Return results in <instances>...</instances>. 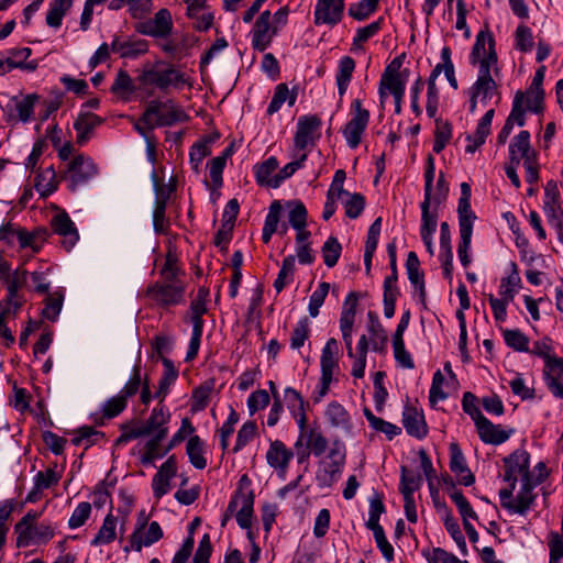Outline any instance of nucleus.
<instances>
[{
	"instance_id": "obj_1",
	"label": "nucleus",
	"mask_w": 563,
	"mask_h": 563,
	"mask_svg": "<svg viewBox=\"0 0 563 563\" xmlns=\"http://www.w3.org/2000/svg\"><path fill=\"white\" fill-rule=\"evenodd\" d=\"M470 63L477 66V77L468 89L470 112L475 113L477 103L486 107L490 102L498 104L501 100L497 79L500 76L495 40L490 32L481 31L470 55Z\"/></svg>"
},
{
	"instance_id": "obj_2",
	"label": "nucleus",
	"mask_w": 563,
	"mask_h": 563,
	"mask_svg": "<svg viewBox=\"0 0 563 563\" xmlns=\"http://www.w3.org/2000/svg\"><path fill=\"white\" fill-rule=\"evenodd\" d=\"M170 419L168 409L159 404L155 407L146 421H136L121 426L122 433L115 440V445L120 446L131 440L142 437H151L145 444L143 456L144 463L153 462L162 459L166 454V450H162L161 442L167 437V423Z\"/></svg>"
},
{
	"instance_id": "obj_3",
	"label": "nucleus",
	"mask_w": 563,
	"mask_h": 563,
	"mask_svg": "<svg viewBox=\"0 0 563 563\" xmlns=\"http://www.w3.org/2000/svg\"><path fill=\"white\" fill-rule=\"evenodd\" d=\"M358 302V294L351 291L343 303L342 312L340 316V330L342 339L346 347L349 357L354 358L352 366V376L362 378L365 374L366 356L355 355L353 351V327L355 322L356 306Z\"/></svg>"
},
{
	"instance_id": "obj_4",
	"label": "nucleus",
	"mask_w": 563,
	"mask_h": 563,
	"mask_svg": "<svg viewBox=\"0 0 563 563\" xmlns=\"http://www.w3.org/2000/svg\"><path fill=\"white\" fill-rule=\"evenodd\" d=\"M139 81L143 89L157 88L161 91H167L169 88L179 90L184 85L191 87L184 73L161 62L144 67L139 76Z\"/></svg>"
},
{
	"instance_id": "obj_5",
	"label": "nucleus",
	"mask_w": 563,
	"mask_h": 563,
	"mask_svg": "<svg viewBox=\"0 0 563 563\" xmlns=\"http://www.w3.org/2000/svg\"><path fill=\"white\" fill-rule=\"evenodd\" d=\"M460 243L457 255L463 267L471 264V241L473 234V223L476 219L471 208V186L467 183L461 184V197L457 205Z\"/></svg>"
},
{
	"instance_id": "obj_6",
	"label": "nucleus",
	"mask_w": 563,
	"mask_h": 563,
	"mask_svg": "<svg viewBox=\"0 0 563 563\" xmlns=\"http://www.w3.org/2000/svg\"><path fill=\"white\" fill-rule=\"evenodd\" d=\"M547 478V474H541L539 478H521L520 489L514 498L516 487L508 486L499 490L500 505L509 514L526 515L536 499L533 489Z\"/></svg>"
},
{
	"instance_id": "obj_7",
	"label": "nucleus",
	"mask_w": 563,
	"mask_h": 563,
	"mask_svg": "<svg viewBox=\"0 0 563 563\" xmlns=\"http://www.w3.org/2000/svg\"><path fill=\"white\" fill-rule=\"evenodd\" d=\"M188 117L173 99L152 100L142 114V121L148 128L172 126L187 121Z\"/></svg>"
},
{
	"instance_id": "obj_8",
	"label": "nucleus",
	"mask_w": 563,
	"mask_h": 563,
	"mask_svg": "<svg viewBox=\"0 0 563 563\" xmlns=\"http://www.w3.org/2000/svg\"><path fill=\"white\" fill-rule=\"evenodd\" d=\"M40 512L29 511L16 525V545L27 547L30 544H43L48 542L55 534V528L47 522L36 523Z\"/></svg>"
},
{
	"instance_id": "obj_9",
	"label": "nucleus",
	"mask_w": 563,
	"mask_h": 563,
	"mask_svg": "<svg viewBox=\"0 0 563 563\" xmlns=\"http://www.w3.org/2000/svg\"><path fill=\"white\" fill-rule=\"evenodd\" d=\"M346 448L340 440H334L324 460L319 462L316 482L320 488L331 487L341 476L345 464Z\"/></svg>"
},
{
	"instance_id": "obj_10",
	"label": "nucleus",
	"mask_w": 563,
	"mask_h": 563,
	"mask_svg": "<svg viewBox=\"0 0 563 563\" xmlns=\"http://www.w3.org/2000/svg\"><path fill=\"white\" fill-rule=\"evenodd\" d=\"M208 290L199 288L195 299L190 303L189 318L192 323V333L186 355V361L194 360L199 351L202 336L203 320L202 316L207 312Z\"/></svg>"
},
{
	"instance_id": "obj_11",
	"label": "nucleus",
	"mask_w": 563,
	"mask_h": 563,
	"mask_svg": "<svg viewBox=\"0 0 563 563\" xmlns=\"http://www.w3.org/2000/svg\"><path fill=\"white\" fill-rule=\"evenodd\" d=\"M184 295L185 286L181 282H155L150 285L145 291V298H147L151 303L161 308H168L181 303L184 301Z\"/></svg>"
},
{
	"instance_id": "obj_12",
	"label": "nucleus",
	"mask_w": 563,
	"mask_h": 563,
	"mask_svg": "<svg viewBox=\"0 0 563 563\" xmlns=\"http://www.w3.org/2000/svg\"><path fill=\"white\" fill-rule=\"evenodd\" d=\"M351 119L342 129V134L346 141V144L351 148H356L364 134L368 122L369 111L364 109L360 99H354L351 103Z\"/></svg>"
},
{
	"instance_id": "obj_13",
	"label": "nucleus",
	"mask_w": 563,
	"mask_h": 563,
	"mask_svg": "<svg viewBox=\"0 0 563 563\" xmlns=\"http://www.w3.org/2000/svg\"><path fill=\"white\" fill-rule=\"evenodd\" d=\"M98 174V167L93 161L84 155H76L67 165V176L69 187L73 191L86 185Z\"/></svg>"
},
{
	"instance_id": "obj_14",
	"label": "nucleus",
	"mask_w": 563,
	"mask_h": 563,
	"mask_svg": "<svg viewBox=\"0 0 563 563\" xmlns=\"http://www.w3.org/2000/svg\"><path fill=\"white\" fill-rule=\"evenodd\" d=\"M321 120L317 115H302L298 119L294 137L296 148L305 150L314 146L321 136Z\"/></svg>"
},
{
	"instance_id": "obj_15",
	"label": "nucleus",
	"mask_w": 563,
	"mask_h": 563,
	"mask_svg": "<svg viewBox=\"0 0 563 563\" xmlns=\"http://www.w3.org/2000/svg\"><path fill=\"white\" fill-rule=\"evenodd\" d=\"M505 474L504 481L509 486L516 487L518 476L532 478L530 466V454L526 450H516L514 453L504 459Z\"/></svg>"
},
{
	"instance_id": "obj_16",
	"label": "nucleus",
	"mask_w": 563,
	"mask_h": 563,
	"mask_svg": "<svg viewBox=\"0 0 563 563\" xmlns=\"http://www.w3.org/2000/svg\"><path fill=\"white\" fill-rule=\"evenodd\" d=\"M344 8V0H317L313 11V23L330 27L335 26L342 21Z\"/></svg>"
},
{
	"instance_id": "obj_17",
	"label": "nucleus",
	"mask_w": 563,
	"mask_h": 563,
	"mask_svg": "<svg viewBox=\"0 0 563 563\" xmlns=\"http://www.w3.org/2000/svg\"><path fill=\"white\" fill-rule=\"evenodd\" d=\"M136 30L144 35L165 38L173 30V19L169 10H158L153 19L140 23Z\"/></svg>"
},
{
	"instance_id": "obj_18",
	"label": "nucleus",
	"mask_w": 563,
	"mask_h": 563,
	"mask_svg": "<svg viewBox=\"0 0 563 563\" xmlns=\"http://www.w3.org/2000/svg\"><path fill=\"white\" fill-rule=\"evenodd\" d=\"M402 424L406 432L416 439L421 440L428 434L423 410L415 405L407 404L404 407Z\"/></svg>"
},
{
	"instance_id": "obj_19",
	"label": "nucleus",
	"mask_w": 563,
	"mask_h": 563,
	"mask_svg": "<svg viewBox=\"0 0 563 563\" xmlns=\"http://www.w3.org/2000/svg\"><path fill=\"white\" fill-rule=\"evenodd\" d=\"M479 439L486 444L499 445L506 442L515 432L512 428L504 429L500 424H494L485 416L475 423Z\"/></svg>"
},
{
	"instance_id": "obj_20",
	"label": "nucleus",
	"mask_w": 563,
	"mask_h": 563,
	"mask_svg": "<svg viewBox=\"0 0 563 563\" xmlns=\"http://www.w3.org/2000/svg\"><path fill=\"white\" fill-rule=\"evenodd\" d=\"M271 11H263L253 27V40L252 45L255 49L263 52L265 51L276 34V27L271 25Z\"/></svg>"
},
{
	"instance_id": "obj_21",
	"label": "nucleus",
	"mask_w": 563,
	"mask_h": 563,
	"mask_svg": "<svg viewBox=\"0 0 563 563\" xmlns=\"http://www.w3.org/2000/svg\"><path fill=\"white\" fill-rule=\"evenodd\" d=\"M246 482V474L240 478V486L228 505L223 516V525L231 518H235L242 529H246V494L243 492V485Z\"/></svg>"
},
{
	"instance_id": "obj_22",
	"label": "nucleus",
	"mask_w": 563,
	"mask_h": 563,
	"mask_svg": "<svg viewBox=\"0 0 563 563\" xmlns=\"http://www.w3.org/2000/svg\"><path fill=\"white\" fill-rule=\"evenodd\" d=\"M297 424L299 428V434L301 437L303 435V440L308 444L312 454L314 456H321L328 448L327 438L320 430L316 428H308L306 415H301L297 418Z\"/></svg>"
},
{
	"instance_id": "obj_23",
	"label": "nucleus",
	"mask_w": 563,
	"mask_h": 563,
	"mask_svg": "<svg viewBox=\"0 0 563 563\" xmlns=\"http://www.w3.org/2000/svg\"><path fill=\"white\" fill-rule=\"evenodd\" d=\"M54 233L63 238L65 249H71L79 239L78 231L66 212L55 214L51 221Z\"/></svg>"
},
{
	"instance_id": "obj_24",
	"label": "nucleus",
	"mask_w": 563,
	"mask_h": 563,
	"mask_svg": "<svg viewBox=\"0 0 563 563\" xmlns=\"http://www.w3.org/2000/svg\"><path fill=\"white\" fill-rule=\"evenodd\" d=\"M148 49V43L142 38L134 37H114L111 43V51L121 58H137Z\"/></svg>"
},
{
	"instance_id": "obj_25",
	"label": "nucleus",
	"mask_w": 563,
	"mask_h": 563,
	"mask_svg": "<svg viewBox=\"0 0 563 563\" xmlns=\"http://www.w3.org/2000/svg\"><path fill=\"white\" fill-rule=\"evenodd\" d=\"M495 114L494 109H489L479 120L475 133L467 134L465 140L467 145L465 146V152L470 154H474L486 141V137L490 133V125Z\"/></svg>"
},
{
	"instance_id": "obj_26",
	"label": "nucleus",
	"mask_w": 563,
	"mask_h": 563,
	"mask_svg": "<svg viewBox=\"0 0 563 563\" xmlns=\"http://www.w3.org/2000/svg\"><path fill=\"white\" fill-rule=\"evenodd\" d=\"M163 538V530L158 522L153 521L143 529H134L130 543L135 551H141L143 547H150Z\"/></svg>"
},
{
	"instance_id": "obj_27",
	"label": "nucleus",
	"mask_w": 563,
	"mask_h": 563,
	"mask_svg": "<svg viewBox=\"0 0 563 563\" xmlns=\"http://www.w3.org/2000/svg\"><path fill=\"white\" fill-rule=\"evenodd\" d=\"M292 456L294 452L279 440L272 442L266 452L267 463L275 470H278L283 476H285Z\"/></svg>"
},
{
	"instance_id": "obj_28",
	"label": "nucleus",
	"mask_w": 563,
	"mask_h": 563,
	"mask_svg": "<svg viewBox=\"0 0 563 563\" xmlns=\"http://www.w3.org/2000/svg\"><path fill=\"white\" fill-rule=\"evenodd\" d=\"M527 158H536V155L531 151L530 133L520 131L509 144V162L519 165L521 159L525 162Z\"/></svg>"
},
{
	"instance_id": "obj_29",
	"label": "nucleus",
	"mask_w": 563,
	"mask_h": 563,
	"mask_svg": "<svg viewBox=\"0 0 563 563\" xmlns=\"http://www.w3.org/2000/svg\"><path fill=\"white\" fill-rule=\"evenodd\" d=\"M406 271L410 284L418 290L419 299L422 305L426 302L424 275L420 271V262L415 252H409L406 261Z\"/></svg>"
},
{
	"instance_id": "obj_30",
	"label": "nucleus",
	"mask_w": 563,
	"mask_h": 563,
	"mask_svg": "<svg viewBox=\"0 0 563 563\" xmlns=\"http://www.w3.org/2000/svg\"><path fill=\"white\" fill-rule=\"evenodd\" d=\"M450 470L461 476L459 482L464 486H471L475 478L466 466L465 457L456 443L450 445Z\"/></svg>"
},
{
	"instance_id": "obj_31",
	"label": "nucleus",
	"mask_w": 563,
	"mask_h": 563,
	"mask_svg": "<svg viewBox=\"0 0 563 563\" xmlns=\"http://www.w3.org/2000/svg\"><path fill=\"white\" fill-rule=\"evenodd\" d=\"M407 79V75L405 77H380L378 95L382 107H384L385 101L389 95H391L393 97L405 96Z\"/></svg>"
},
{
	"instance_id": "obj_32",
	"label": "nucleus",
	"mask_w": 563,
	"mask_h": 563,
	"mask_svg": "<svg viewBox=\"0 0 563 563\" xmlns=\"http://www.w3.org/2000/svg\"><path fill=\"white\" fill-rule=\"evenodd\" d=\"M102 123V119L98 115L86 112L78 115L74 123V129L77 132L76 142L79 145H84L89 136L90 133Z\"/></svg>"
},
{
	"instance_id": "obj_33",
	"label": "nucleus",
	"mask_w": 563,
	"mask_h": 563,
	"mask_svg": "<svg viewBox=\"0 0 563 563\" xmlns=\"http://www.w3.org/2000/svg\"><path fill=\"white\" fill-rule=\"evenodd\" d=\"M325 417L330 424L334 428H340L345 432H351L353 429L351 416L338 401H331L328 405Z\"/></svg>"
},
{
	"instance_id": "obj_34",
	"label": "nucleus",
	"mask_w": 563,
	"mask_h": 563,
	"mask_svg": "<svg viewBox=\"0 0 563 563\" xmlns=\"http://www.w3.org/2000/svg\"><path fill=\"white\" fill-rule=\"evenodd\" d=\"M355 69V60L350 56H343L339 60L338 70L335 74V81L338 86L339 96L342 98L349 88Z\"/></svg>"
},
{
	"instance_id": "obj_35",
	"label": "nucleus",
	"mask_w": 563,
	"mask_h": 563,
	"mask_svg": "<svg viewBox=\"0 0 563 563\" xmlns=\"http://www.w3.org/2000/svg\"><path fill=\"white\" fill-rule=\"evenodd\" d=\"M297 100V91L294 89L289 91L286 84L282 82L275 87L273 98L267 107V113L274 114L287 101L289 107H292Z\"/></svg>"
},
{
	"instance_id": "obj_36",
	"label": "nucleus",
	"mask_w": 563,
	"mask_h": 563,
	"mask_svg": "<svg viewBox=\"0 0 563 563\" xmlns=\"http://www.w3.org/2000/svg\"><path fill=\"white\" fill-rule=\"evenodd\" d=\"M34 186L42 197H47L57 189L58 180L53 166H48L37 173Z\"/></svg>"
},
{
	"instance_id": "obj_37",
	"label": "nucleus",
	"mask_w": 563,
	"mask_h": 563,
	"mask_svg": "<svg viewBox=\"0 0 563 563\" xmlns=\"http://www.w3.org/2000/svg\"><path fill=\"white\" fill-rule=\"evenodd\" d=\"M432 199H423V201L420 205L421 208V227H420V235L421 236H429L433 235L437 225H438V212L434 209V211H431L432 206Z\"/></svg>"
},
{
	"instance_id": "obj_38",
	"label": "nucleus",
	"mask_w": 563,
	"mask_h": 563,
	"mask_svg": "<svg viewBox=\"0 0 563 563\" xmlns=\"http://www.w3.org/2000/svg\"><path fill=\"white\" fill-rule=\"evenodd\" d=\"M117 538V518L108 514L103 519L102 526L91 540V545L98 547L109 544Z\"/></svg>"
},
{
	"instance_id": "obj_39",
	"label": "nucleus",
	"mask_w": 563,
	"mask_h": 563,
	"mask_svg": "<svg viewBox=\"0 0 563 563\" xmlns=\"http://www.w3.org/2000/svg\"><path fill=\"white\" fill-rule=\"evenodd\" d=\"M423 483L422 476L406 466L400 467L399 490L402 496H413Z\"/></svg>"
},
{
	"instance_id": "obj_40",
	"label": "nucleus",
	"mask_w": 563,
	"mask_h": 563,
	"mask_svg": "<svg viewBox=\"0 0 563 563\" xmlns=\"http://www.w3.org/2000/svg\"><path fill=\"white\" fill-rule=\"evenodd\" d=\"M338 350H339L338 341L333 338L329 339L321 352V357H320L321 374H327V375L333 376V371L338 366V362L335 360V354L338 353Z\"/></svg>"
},
{
	"instance_id": "obj_41",
	"label": "nucleus",
	"mask_w": 563,
	"mask_h": 563,
	"mask_svg": "<svg viewBox=\"0 0 563 563\" xmlns=\"http://www.w3.org/2000/svg\"><path fill=\"white\" fill-rule=\"evenodd\" d=\"M364 416L375 431L384 433L389 440L401 433L400 427L376 417L368 408L364 409Z\"/></svg>"
},
{
	"instance_id": "obj_42",
	"label": "nucleus",
	"mask_w": 563,
	"mask_h": 563,
	"mask_svg": "<svg viewBox=\"0 0 563 563\" xmlns=\"http://www.w3.org/2000/svg\"><path fill=\"white\" fill-rule=\"evenodd\" d=\"M280 212V202L277 200L273 201L269 206L268 213L265 218L263 227L262 240L264 243H268L272 239V235L277 232Z\"/></svg>"
},
{
	"instance_id": "obj_43",
	"label": "nucleus",
	"mask_w": 563,
	"mask_h": 563,
	"mask_svg": "<svg viewBox=\"0 0 563 563\" xmlns=\"http://www.w3.org/2000/svg\"><path fill=\"white\" fill-rule=\"evenodd\" d=\"M341 201L345 216L350 219L358 218L365 208V198L360 192L350 194L346 191V194H343Z\"/></svg>"
},
{
	"instance_id": "obj_44",
	"label": "nucleus",
	"mask_w": 563,
	"mask_h": 563,
	"mask_svg": "<svg viewBox=\"0 0 563 563\" xmlns=\"http://www.w3.org/2000/svg\"><path fill=\"white\" fill-rule=\"evenodd\" d=\"M48 233L45 229H36L29 232L24 229L20 249H30L32 253H38L46 242Z\"/></svg>"
},
{
	"instance_id": "obj_45",
	"label": "nucleus",
	"mask_w": 563,
	"mask_h": 563,
	"mask_svg": "<svg viewBox=\"0 0 563 563\" xmlns=\"http://www.w3.org/2000/svg\"><path fill=\"white\" fill-rule=\"evenodd\" d=\"M278 168V161L272 156L263 162L261 165L254 166L255 178L262 186L272 188V181L274 180V174Z\"/></svg>"
},
{
	"instance_id": "obj_46",
	"label": "nucleus",
	"mask_w": 563,
	"mask_h": 563,
	"mask_svg": "<svg viewBox=\"0 0 563 563\" xmlns=\"http://www.w3.org/2000/svg\"><path fill=\"white\" fill-rule=\"evenodd\" d=\"M73 0H53L46 14V23L51 27H59L64 15L70 9Z\"/></svg>"
},
{
	"instance_id": "obj_47",
	"label": "nucleus",
	"mask_w": 563,
	"mask_h": 563,
	"mask_svg": "<svg viewBox=\"0 0 563 563\" xmlns=\"http://www.w3.org/2000/svg\"><path fill=\"white\" fill-rule=\"evenodd\" d=\"M225 163L224 157H214L209 163V175L211 179V184L207 183V186L211 190V197L217 199L219 197L218 189L222 186V173L224 169Z\"/></svg>"
},
{
	"instance_id": "obj_48",
	"label": "nucleus",
	"mask_w": 563,
	"mask_h": 563,
	"mask_svg": "<svg viewBox=\"0 0 563 563\" xmlns=\"http://www.w3.org/2000/svg\"><path fill=\"white\" fill-rule=\"evenodd\" d=\"M295 262V255H288L284 258L277 278L274 282V288L277 292H280L294 280Z\"/></svg>"
},
{
	"instance_id": "obj_49",
	"label": "nucleus",
	"mask_w": 563,
	"mask_h": 563,
	"mask_svg": "<svg viewBox=\"0 0 563 563\" xmlns=\"http://www.w3.org/2000/svg\"><path fill=\"white\" fill-rule=\"evenodd\" d=\"M24 228L20 224L8 221L0 227V241L8 246H20Z\"/></svg>"
},
{
	"instance_id": "obj_50",
	"label": "nucleus",
	"mask_w": 563,
	"mask_h": 563,
	"mask_svg": "<svg viewBox=\"0 0 563 563\" xmlns=\"http://www.w3.org/2000/svg\"><path fill=\"white\" fill-rule=\"evenodd\" d=\"M27 280H29V274L25 269H23V268L15 269L12 273L11 277H8V283H7L8 296H7V298L12 301L22 300L19 297L18 292L20 289H22L23 287H25L27 285Z\"/></svg>"
},
{
	"instance_id": "obj_51",
	"label": "nucleus",
	"mask_w": 563,
	"mask_h": 563,
	"mask_svg": "<svg viewBox=\"0 0 563 563\" xmlns=\"http://www.w3.org/2000/svg\"><path fill=\"white\" fill-rule=\"evenodd\" d=\"M244 255L242 251H236L232 255L231 258V267H232V276L229 285V295L231 298L236 297L239 291V286L242 282V266H243Z\"/></svg>"
},
{
	"instance_id": "obj_52",
	"label": "nucleus",
	"mask_w": 563,
	"mask_h": 563,
	"mask_svg": "<svg viewBox=\"0 0 563 563\" xmlns=\"http://www.w3.org/2000/svg\"><path fill=\"white\" fill-rule=\"evenodd\" d=\"M512 273L507 277L503 278L499 287V295L507 300H514L517 289L521 285V279L517 271L516 263H511Z\"/></svg>"
},
{
	"instance_id": "obj_53",
	"label": "nucleus",
	"mask_w": 563,
	"mask_h": 563,
	"mask_svg": "<svg viewBox=\"0 0 563 563\" xmlns=\"http://www.w3.org/2000/svg\"><path fill=\"white\" fill-rule=\"evenodd\" d=\"M64 302V294L62 291H54L48 294L45 298V307L42 314L49 321H55L60 313Z\"/></svg>"
},
{
	"instance_id": "obj_54",
	"label": "nucleus",
	"mask_w": 563,
	"mask_h": 563,
	"mask_svg": "<svg viewBox=\"0 0 563 563\" xmlns=\"http://www.w3.org/2000/svg\"><path fill=\"white\" fill-rule=\"evenodd\" d=\"M187 454L190 463L198 470H203L207 466V461L203 457V446L199 437H190L187 442Z\"/></svg>"
},
{
	"instance_id": "obj_55",
	"label": "nucleus",
	"mask_w": 563,
	"mask_h": 563,
	"mask_svg": "<svg viewBox=\"0 0 563 563\" xmlns=\"http://www.w3.org/2000/svg\"><path fill=\"white\" fill-rule=\"evenodd\" d=\"M188 37L185 35L181 36H174L172 38L166 40L165 42L161 43L162 51L167 54L168 56L173 58H180L184 56L187 52L188 44H187Z\"/></svg>"
},
{
	"instance_id": "obj_56",
	"label": "nucleus",
	"mask_w": 563,
	"mask_h": 563,
	"mask_svg": "<svg viewBox=\"0 0 563 563\" xmlns=\"http://www.w3.org/2000/svg\"><path fill=\"white\" fill-rule=\"evenodd\" d=\"M506 344L517 352H529V338L518 329L503 330Z\"/></svg>"
},
{
	"instance_id": "obj_57",
	"label": "nucleus",
	"mask_w": 563,
	"mask_h": 563,
	"mask_svg": "<svg viewBox=\"0 0 563 563\" xmlns=\"http://www.w3.org/2000/svg\"><path fill=\"white\" fill-rule=\"evenodd\" d=\"M449 496L451 500L455 504L456 508L459 509V512L463 519V523L470 522V519H478L473 507L471 506V504L468 503V500L461 490L454 489L449 494Z\"/></svg>"
},
{
	"instance_id": "obj_58",
	"label": "nucleus",
	"mask_w": 563,
	"mask_h": 563,
	"mask_svg": "<svg viewBox=\"0 0 563 563\" xmlns=\"http://www.w3.org/2000/svg\"><path fill=\"white\" fill-rule=\"evenodd\" d=\"M342 252V246L336 238L330 236L322 245L321 253L323 262L328 267L336 265Z\"/></svg>"
},
{
	"instance_id": "obj_59",
	"label": "nucleus",
	"mask_w": 563,
	"mask_h": 563,
	"mask_svg": "<svg viewBox=\"0 0 563 563\" xmlns=\"http://www.w3.org/2000/svg\"><path fill=\"white\" fill-rule=\"evenodd\" d=\"M75 433L76 435L71 439L73 444H85L86 449L103 438V433L101 431H98L89 426L79 428Z\"/></svg>"
},
{
	"instance_id": "obj_60",
	"label": "nucleus",
	"mask_w": 563,
	"mask_h": 563,
	"mask_svg": "<svg viewBox=\"0 0 563 563\" xmlns=\"http://www.w3.org/2000/svg\"><path fill=\"white\" fill-rule=\"evenodd\" d=\"M307 159V154L303 153L296 161L286 164L278 173L274 174V180L272 181V188H278L284 180L291 177L299 168L303 166Z\"/></svg>"
},
{
	"instance_id": "obj_61",
	"label": "nucleus",
	"mask_w": 563,
	"mask_h": 563,
	"mask_svg": "<svg viewBox=\"0 0 563 563\" xmlns=\"http://www.w3.org/2000/svg\"><path fill=\"white\" fill-rule=\"evenodd\" d=\"M309 334H310L309 320L307 318H302L296 323V325L291 332L290 347L294 350H298L301 346H303L305 342L309 338Z\"/></svg>"
},
{
	"instance_id": "obj_62",
	"label": "nucleus",
	"mask_w": 563,
	"mask_h": 563,
	"mask_svg": "<svg viewBox=\"0 0 563 563\" xmlns=\"http://www.w3.org/2000/svg\"><path fill=\"white\" fill-rule=\"evenodd\" d=\"M377 5L378 0H361L349 8V14L357 21H363L376 11Z\"/></svg>"
},
{
	"instance_id": "obj_63",
	"label": "nucleus",
	"mask_w": 563,
	"mask_h": 563,
	"mask_svg": "<svg viewBox=\"0 0 563 563\" xmlns=\"http://www.w3.org/2000/svg\"><path fill=\"white\" fill-rule=\"evenodd\" d=\"M211 154V147H209V144L207 141H198L195 143L189 153V161L191 164L192 169L196 173L200 172V165L202 161Z\"/></svg>"
},
{
	"instance_id": "obj_64",
	"label": "nucleus",
	"mask_w": 563,
	"mask_h": 563,
	"mask_svg": "<svg viewBox=\"0 0 563 563\" xmlns=\"http://www.w3.org/2000/svg\"><path fill=\"white\" fill-rule=\"evenodd\" d=\"M548 547L549 563H563V537L558 532H551Z\"/></svg>"
}]
</instances>
